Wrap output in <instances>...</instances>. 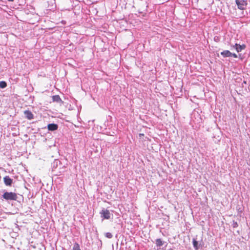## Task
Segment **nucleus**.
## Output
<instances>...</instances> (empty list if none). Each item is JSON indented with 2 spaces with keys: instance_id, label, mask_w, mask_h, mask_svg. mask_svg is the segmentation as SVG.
Returning <instances> with one entry per match:
<instances>
[{
  "instance_id": "obj_1",
  "label": "nucleus",
  "mask_w": 250,
  "mask_h": 250,
  "mask_svg": "<svg viewBox=\"0 0 250 250\" xmlns=\"http://www.w3.org/2000/svg\"><path fill=\"white\" fill-rule=\"evenodd\" d=\"M2 197L6 200H17L18 196L16 193L12 192H5Z\"/></svg>"
},
{
  "instance_id": "obj_2",
  "label": "nucleus",
  "mask_w": 250,
  "mask_h": 250,
  "mask_svg": "<svg viewBox=\"0 0 250 250\" xmlns=\"http://www.w3.org/2000/svg\"><path fill=\"white\" fill-rule=\"evenodd\" d=\"M235 2L238 8L241 10L245 9L247 5V1L244 0H236Z\"/></svg>"
},
{
  "instance_id": "obj_3",
  "label": "nucleus",
  "mask_w": 250,
  "mask_h": 250,
  "mask_svg": "<svg viewBox=\"0 0 250 250\" xmlns=\"http://www.w3.org/2000/svg\"><path fill=\"white\" fill-rule=\"evenodd\" d=\"M101 217L104 219H109L110 218V211L106 209H103L100 212Z\"/></svg>"
},
{
  "instance_id": "obj_4",
  "label": "nucleus",
  "mask_w": 250,
  "mask_h": 250,
  "mask_svg": "<svg viewBox=\"0 0 250 250\" xmlns=\"http://www.w3.org/2000/svg\"><path fill=\"white\" fill-rule=\"evenodd\" d=\"M3 181L4 184L7 186H11L13 183V180L9 176H5Z\"/></svg>"
},
{
  "instance_id": "obj_5",
  "label": "nucleus",
  "mask_w": 250,
  "mask_h": 250,
  "mask_svg": "<svg viewBox=\"0 0 250 250\" xmlns=\"http://www.w3.org/2000/svg\"><path fill=\"white\" fill-rule=\"evenodd\" d=\"M233 47L236 49L237 52H239L241 51L242 50H244L246 48V46L245 44H243L242 45H240L237 43H236Z\"/></svg>"
},
{
  "instance_id": "obj_6",
  "label": "nucleus",
  "mask_w": 250,
  "mask_h": 250,
  "mask_svg": "<svg viewBox=\"0 0 250 250\" xmlns=\"http://www.w3.org/2000/svg\"><path fill=\"white\" fill-rule=\"evenodd\" d=\"M24 114L25 117L29 120H31L33 119V114L32 112L29 110H25L24 112Z\"/></svg>"
},
{
  "instance_id": "obj_7",
  "label": "nucleus",
  "mask_w": 250,
  "mask_h": 250,
  "mask_svg": "<svg viewBox=\"0 0 250 250\" xmlns=\"http://www.w3.org/2000/svg\"><path fill=\"white\" fill-rule=\"evenodd\" d=\"M58 128V125L55 124H49L48 125V129L50 131H54Z\"/></svg>"
},
{
  "instance_id": "obj_8",
  "label": "nucleus",
  "mask_w": 250,
  "mask_h": 250,
  "mask_svg": "<svg viewBox=\"0 0 250 250\" xmlns=\"http://www.w3.org/2000/svg\"><path fill=\"white\" fill-rule=\"evenodd\" d=\"M52 100L53 102H56L57 103H62V99L58 95H56L52 96Z\"/></svg>"
},
{
  "instance_id": "obj_9",
  "label": "nucleus",
  "mask_w": 250,
  "mask_h": 250,
  "mask_svg": "<svg viewBox=\"0 0 250 250\" xmlns=\"http://www.w3.org/2000/svg\"><path fill=\"white\" fill-rule=\"evenodd\" d=\"M224 57H231V53L229 50H224L221 53Z\"/></svg>"
},
{
  "instance_id": "obj_10",
  "label": "nucleus",
  "mask_w": 250,
  "mask_h": 250,
  "mask_svg": "<svg viewBox=\"0 0 250 250\" xmlns=\"http://www.w3.org/2000/svg\"><path fill=\"white\" fill-rule=\"evenodd\" d=\"M163 244L164 243L161 239H157L156 240V245L157 247H161Z\"/></svg>"
},
{
  "instance_id": "obj_11",
  "label": "nucleus",
  "mask_w": 250,
  "mask_h": 250,
  "mask_svg": "<svg viewBox=\"0 0 250 250\" xmlns=\"http://www.w3.org/2000/svg\"><path fill=\"white\" fill-rule=\"evenodd\" d=\"M193 245L195 250L199 249L198 242L195 239H193Z\"/></svg>"
},
{
  "instance_id": "obj_12",
  "label": "nucleus",
  "mask_w": 250,
  "mask_h": 250,
  "mask_svg": "<svg viewBox=\"0 0 250 250\" xmlns=\"http://www.w3.org/2000/svg\"><path fill=\"white\" fill-rule=\"evenodd\" d=\"M60 164V161L58 160H55L52 163V167L53 168H56L58 165Z\"/></svg>"
},
{
  "instance_id": "obj_13",
  "label": "nucleus",
  "mask_w": 250,
  "mask_h": 250,
  "mask_svg": "<svg viewBox=\"0 0 250 250\" xmlns=\"http://www.w3.org/2000/svg\"><path fill=\"white\" fill-rule=\"evenodd\" d=\"M7 86V83L4 81H0V87L1 88H4L6 87Z\"/></svg>"
},
{
  "instance_id": "obj_14",
  "label": "nucleus",
  "mask_w": 250,
  "mask_h": 250,
  "mask_svg": "<svg viewBox=\"0 0 250 250\" xmlns=\"http://www.w3.org/2000/svg\"><path fill=\"white\" fill-rule=\"evenodd\" d=\"M105 236L109 239H111L113 237V235L110 232H106L104 234Z\"/></svg>"
},
{
  "instance_id": "obj_15",
  "label": "nucleus",
  "mask_w": 250,
  "mask_h": 250,
  "mask_svg": "<svg viewBox=\"0 0 250 250\" xmlns=\"http://www.w3.org/2000/svg\"><path fill=\"white\" fill-rule=\"evenodd\" d=\"M73 250H78V244L77 243H75L74 247H73Z\"/></svg>"
},
{
  "instance_id": "obj_16",
  "label": "nucleus",
  "mask_w": 250,
  "mask_h": 250,
  "mask_svg": "<svg viewBox=\"0 0 250 250\" xmlns=\"http://www.w3.org/2000/svg\"><path fill=\"white\" fill-rule=\"evenodd\" d=\"M231 56L233 57L234 58H237V55L235 53H231Z\"/></svg>"
},
{
  "instance_id": "obj_17",
  "label": "nucleus",
  "mask_w": 250,
  "mask_h": 250,
  "mask_svg": "<svg viewBox=\"0 0 250 250\" xmlns=\"http://www.w3.org/2000/svg\"><path fill=\"white\" fill-rule=\"evenodd\" d=\"M139 135L140 136H143L144 135V134H140Z\"/></svg>"
},
{
  "instance_id": "obj_18",
  "label": "nucleus",
  "mask_w": 250,
  "mask_h": 250,
  "mask_svg": "<svg viewBox=\"0 0 250 250\" xmlns=\"http://www.w3.org/2000/svg\"><path fill=\"white\" fill-rule=\"evenodd\" d=\"M9 1H13L14 0H7Z\"/></svg>"
}]
</instances>
